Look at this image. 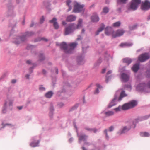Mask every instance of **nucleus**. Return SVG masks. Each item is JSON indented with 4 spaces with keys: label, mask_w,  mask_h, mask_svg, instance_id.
Here are the masks:
<instances>
[{
    "label": "nucleus",
    "mask_w": 150,
    "mask_h": 150,
    "mask_svg": "<svg viewBox=\"0 0 150 150\" xmlns=\"http://www.w3.org/2000/svg\"><path fill=\"white\" fill-rule=\"evenodd\" d=\"M150 117V114L142 117H138L133 121L130 122L129 124L126 126H123L117 132V134L119 135L125 133L129 131L132 128H134L136 126V124L140 121H142Z\"/></svg>",
    "instance_id": "nucleus-1"
},
{
    "label": "nucleus",
    "mask_w": 150,
    "mask_h": 150,
    "mask_svg": "<svg viewBox=\"0 0 150 150\" xmlns=\"http://www.w3.org/2000/svg\"><path fill=\"white\" fill-rule=\"evenodd\" d=\"M127 96V95L125 93V91L123 89L118 90L116 92L114 99L108 105V108H111L116 104L117 101H120L123 97Z\"/></svg>",
    "instance_id": "nucleus-2"
},
{
    "label": "nucleus",
    "mask_w": 150,
    "mask_h": 150,
    "mask_svg": "<svg viewBox=\"0 0 150 150\" xmlns=\"http://www.w3.org/2000/svg\"><path fill=\"white\" fill-rule=\"evenodd\" d=\"M56 44L57 45H60L61 49L63 50L64 52L66 54L72 53L74 49L78 44L77 43L74 42L67 45L64 42H63L61 44L57 42Z\"/></svg>",
    "instance_id": "nucleus-3"
},
{
    "label": "nucleus",
    "mask_w": 150,
    "mask_h": 150,
    "mask_svg": "<svg viewBox=\"0 0 150 150\" xmlns=\"http://www.w3.org/2000/svg\"><path fill=\"white\" fill-rule=\"evenodd\" d=\"M34 33L32 31L27 32L22 36H18L14 38L13 42L16 44H19L26 40L27 38L33 35Z\"/></svg>",
    "instance_id": "nucleus-4"
},
{
    "label": "nucleus",
    "mask_w": 150,
    "mask_h": 150,
    "mask_svg": "<svg viewBox=\"0 0 150 150\" xmlns=\"http://www.w3.org/2000/svg\"><path fill=\"white\" fill-rule=\"evenodd\" d=\"M137 90L140 91H144L147 93L150 92V81L147 84L145 83H141L136 87Z\"/></svg>",
    "instance_id": "nucleus-5"
},
{
    "label": "nucleus",
    "mask_w": 150,
    "mask_h": 150,
    "mask_svg": "<svg viewBox=\"0 0 150 150\" xmlns=\"http://www.w3.org/2000/svg\"><path fill=\"white\" fill-rule=\"evenodd\" d=\"M73 125L76 129L77 135L79 138V142L81 143L82 141L84 142L86 141L88 138V136L85 134H79L78 133V128L76 126V124L74 122H73Z\"/></svg>",
    "instance_id": "nucleus-6"
},
{
    "label": "nucleus",
    "mask_w": 150,
    "mask_h": 150,
    "mask_svg": "<svg viewBox=\"0 0 150 150\" xmlns=\"http://www.w3.org/2000/svg\"><path fill=\"white\" fill-rule=\"evenodd\" d=\"M141 3V0H132L129 6L128 7V9L134 11L136 10Z\"/></svg>",
    "instance_id": "nucleus-7"
},
{
    "label": "nucleus",
    "mask_w": 150,
    "mask_h": 150,
    "mask_svg": "<svg viewBox=\"0 0 150 150\" xmlns=\"http://www.w3.org/2000/svg\"><path fill=\"white\" fill-rule=\"evenodd\" d=\"M75 29V27L74 24H70L69 25L68 27H66L65 28L64 35H69Z\"/></svg>",
    "instance_id": "nucleus-8"
},
{
    "label": "nucleus",
    "mask_w": 150,
    "mask_h": 150,
    "mask_svg": "<svg viewBox=\"0 0 150 150\" xmlns=\"http://www.w3.org/2000/svg\"><path fill=\"white\" fill-rule=\"evenodd\" d=\"M84 6L83 5H81L79 3L76 2L74 4L73 12L76 13L81 12L83 11Z\"/></svg>",
    "instance_id": "nucleus-9"
},
{
    "label": "nucleus",
    "mask_w": 150,
    "mask_h": 150,
    "mask_svg": "<svg viewBox=\"0 0 150 150\" xmlns=\"http://www.w3.org/2000/svg\"><path fill=\"white\" fill-rule=\"evenodd\" d=\"M141 9L144 11H147L150 8V2L147 0H145L144 2H142Z\"/></svg>",
    "instance_id": "nucleus-10"
},
{
    "label": "nucleus",
    "mask_w": 150,
    "mask_h": 150,
    "mask_svg": "<svg viewBox=\"0 0 150 150\" xmlns=\"http://www.w3.org/2000/svg\"><path fill=\"white\" fill-rule=\"evenodd\" d=\"M149 57V55L148 53H144L138 57V60L140 62H143L148 59Z\"/></svg>",
    "instance_id": "nucleus-11"
},
{
    "label": "nucleus",
    "mask_w": 150,
    "mask_h": 150,
    "mask_svg": "<svg viewBox=\"0 0 150 150\" xmlns=\"http://www.w3.org/2000/svg\"><path fill=\"white\" fill-rule=\"evenodd\" d=\"M114 127L113 126H110L109 127V129L108 130L107 129H105L103 131V134L105 135V138L106 139L108 140L109 139V136L108 134V131L111 132L114 131Z\"/></svg>",
    "instance_id": "nucleus-12"
},
{
    "label": "nucleus",
    "mask_w": 150,
    "mask_h": 150,
    "mask_svg": "<svg viewBox=\"0 0 150 150\" xmlns=\"http://www.w3.org/2000/svg\"><path fill=\"white\" fill-rule=\"evenodd\" d=\"M50 23L52 24L53 26L55 29H58L59 28V25L57 22V19L56 18H53L52 19L49 21Z\"/></svg>",
    "instance_id": "nucleus-13"
},
{
    "label": "nucleus",
    "mask_w": 150,
    "mask_h": 150,
    "mask_svg": "<svg viewBox=\"0 0 150 150\" xmlns=\"http://www.w3.org/2000/svg\"><path fill=\"white\" fill-rule=\"evenodd\" d=\"M36 137H34L33 139L32 142L30 144V145L32 147H35L39 146L40 141L38 140H36Z\"/></svg>",
    "instance_id": "nucleus-14"
},
{
    "label": "nucleus",
    "mask_w": 150,
    "mask_h": 150,
    "mask_svg": "<svg viewBox=\"0 0 150 150\" xmlns=\"http://www.w3.org/2000/svg\"><path fill=\"white\" fill-rule=\"evenodd\" d=\"M105 33L107 35H109L114 34L113 30L112 27H107L105 29Z\"/></svg>",
    "instance_id": "nucleus-15"
},
{
    "label": "nucleus",
    "mask_w": 150,
    "mask_h": 150,
    "mask_svg": "<svg viewBox=\"0 0 150 150\" xmlns=\"http://www.w3.org/2000/svg\"><path fill=\"white\" fill-rule=\"evenodd\" d=\"M125 31L124 30L122 29H119L117 30L115 33V34H113V37L115 38L117 37H119L122 35L124 33Z\"/></svg>",
    "instance_id": "nucleus-16"
},
{
    "label": "nucleus",
    "mask_w": 150,
    "mask_h": 150,
    "mask_svg": "<svg viewBox=\"0 0 150 150\" xmlns=\"http://www.w3.org/2000/svg\"><path fill=\"white\" fill-rule=\"evenodd\" d=\"M121 78L122 81L126 82L129 80V76L125 73H122L121 74Z\"/></svg>",
    "instance_id": "nucleus-17"
},
{
    "label": "nucleus",
    "mask_w": 150,
    "mask_h": 150,
    "mask_svg": "<svg viewBox=\"0 0 150 150\" xmlns=\"http://www.w3.org/2000/svg\"><path fill=\"white\" fill-rule=\"evenodd\" d=\"M84 56L83 55H81L80 56L77 57V60L78 64H82L85 62L84 59Z\"/></svg>",
    "instance_id": "nucleus-18"
},
{
    "label": "nucleus",
    "mask_w": 150,
    "mask_h": 150,
    "mask_svg": "<svg viewBox=\"0 0 150 150\" xmlns=\"http://www.w3.org/2000/svg\"><path fill=\"white\" fill-rule=\"evenodd\" d=\"M91 20L93 22H97L99 20V18L96 13H94L91 17Z\"/></svg>",
    "instance_id": "nucleus-19"
},
{
    "label": "nucleus",
    "mask_w": 150,
    "mask_h": 150,
    "mask_svg": "<svg viewBox=\"0 0 150 150\" xmlns=\"http://www.w3.org/2000/svg\"><path fill=\"white\" fill-rule=\"evenodd\" d=\"M8 16H13L14 14L13 11V7L11 5L8 6Z\"/></svg>",
    "instance_id": "nucleus-20"
},
{
    "label": "nucleus",
    "mask_w": 150,
    "mask_h": 150,
    "mask_svg": "<svg viewBox=\"0 0 150 150\" xmlns=\"http://www.w3.org/2000/svg\"><path fill=\"white\" fill-rule=\"evenodd\" d=\"M76 18V17L72 15L68 16L66 18V21L68 22H72L74 21Z\"/></svg>",
    "instance_id": "nucleus-21"
},
{
    "label": "nucleus",
    "mask_w": 150,
    "mask_h": 150,
    "mask_svg": "<svg viewBox=\"0 0 150 150\" xmlns=\"http://www.w3.org/2000/svg\"><path fill=\"white\" fill-rule=\"evenodd\" d=\"M101 113L107 116H109L114 115V112L112 111L109 110L106 112L103 111L101 112Z\"/></svg>",
    "instance_id": "nucleus-22"
},
{
    "label": "nucleus",
    "mask_w": 150,
    "mask_h": 150,
    "mask_svg": "<svg viewBox=\"0 0 150 150\" xmlns=\"http://www.w3.org/2000/svg\"><path fill=\"white\" fill-rule=\"evenodd\" d=\"M14 100V99L13 98L8 97L7 99L5 100V103L7 102V104L8 103L9 105L12 106Z\"/></svg>",
    "instance_id": "nucleus-23"
},
{
    "label": "nucleus",
    "mask_w": 150,
    "mask_h": 150,
    "mask_svg": "<svg viewBox=\"0 0 150 150\" xmlns=\"http://www.w3.org/2000/svg\"><path fill=\"white\" fill-rule=\"evenodd\" d=\"M139 68V64H136L132 67V69L134 72H136L138 70Z\"/></svg>",
    "instance_id": "nucleus-24"
},
{
    "label": "nucleus",
    "mask_w": 150,
    "mask_h": 150,
    "mask_svg": "<svg viewBox=\"0 0 150 150\" xmlns=\"http://www.w3.org/2000/svg\"><path fill=\"white\" fill-rule=\"evenodd\" d=\"M132 59L130 58H125L123 59V62L129 65L132 62Z\"/></svg>",
    "instance_id": "nucleus-25"
},
{
    "label": "nucleus",
    "mask_w": 150,
    "mask_h": 150,
    "mask_svg": "<svg viewBox=\"0 0 150 150\" xmlns=\"http://www.w3.org/2000/svg\"><path fill=\"white\" fill-rule=\"evenodd\" d=\"M130 108H133L136 106L137 104V102L135 100H133L128 103Z\"/></svg>",
    "instance_id": "nucleus-26"
},
{
    "label": "nucleus",
    "mask_w": 150,
    "mask_h": 150,
    "mask_svg": "<svg viewBox=\"0 0 150 150\" xmlns=\"http://www.w3.org/2000/svg\"><path fill=\"white\" fill-rule=\"evenodd\" d=\"M117 11L119 13H121L122 12V9L123 7V5L122 4H120L119 5H117Z\"/></svg>",
    "instance_id": "nucleus-27"
},
{
    "label": "nucleus",
    "mask_w": 150,
    "mask_h": 150,
    "mask_svg": "<svg viewBox=\"0 0 150 150\" xmlns=\"http://www.w3.org/2000/svg\"><path fill=\"white\" fill-rule=\"evenodd\" d=\"M96 86L97 88L94 92V94H98L99 92V90L102 88L100 85L99 84H96Z\"/></svg>",
    "instance_id": "nucleus-28"
},
{
    "label": "nucleus",
    "mask_w": 150,
    "mask_h": 150,
    "mask_svg": "<svg viewBox=\"0 0 150 150\" xmlns=\"http://www.w3.org/2000/svg\"><path fill=\"white\" fill-rule=\"evenodd\" d=\"M82 19H79L78 21V23L76 26H75V29H79L82 27Z\"/></svg>",
    "instance_id": "nucleus-29"
},
{
    "label": "nucleus",
    "mask_w": 150,
    "mask_h": 150,
    "mask_svg": "<svg viewBox=\"0 0 150 150\" xmlns=\"http://www.w3.org/2000/svg\"><path fill=\"white\" fill-rule=\"evenodd\" d=\"M112 73L111 70L108 71L107 73V75L106 76L105 81L106 82H108L109 80L111 79L112 76H108V75Z\"/></svg>",
    "instance_id": "nucleus-30"
},
{
    "label": "nucleus",
    "mask_w": 150,
    "mask_h": 150,
    "mask_svg": "<svg viewBox=\"0 0 150 150\" xmlns=\"http://www.w3.org/2000/svg\"><path fill=\"white\" fill-rule=\"evenodd\" d=\"M84 129L85 130L88 131H89L90 132H93L94 133H96L98 131V130L96 128H91L87 127H85Z\"/></svg>",
    "instance_id": "nucleus-31"
},
{
    "label": "nucleus",
    "mask_w": 150,
    "mask_h": 150,
    "mask_svg": "<svg viewBox=\"0 0 150 150\" xmlns=\"http://www.w3.org/2000/svg\"><path fill=\"white\" fill-rule=\"evenodd\" d=\"M53 94V93L52 91H48L45 94V97L48 98H50Z\"/></svg>",
    "instance_id": "nucleus-32"
},
{
    "label": "nucleus",
    "mask_w": 150,
    "mask_h": 150,
    "mask_svg": "<svg viewBox=\"0 0 150 150\" xmlns=\"http://www.w3.org/2000/svg\"><path fill=\"white\" fill-rule=\"evenodd\" d=\"M54 110L53 105L52 104H51L50 108V112L49 113L50 116L51 117H52L53 115V113L54 112Z\"/></svg>",
    "instance_id": "nucleus-33"
},
{
    "label": "nucleus",
    "mask_w": 150,
    "mask_h": 150,
    "mask_svg": "<svg viewBox=\"0 0 150 150\" xmlns=\"http://www.w3.org/2000/svg\"><path fill=\"white\" fill-rule=\"evenodd\" d=\"M133 44L132 43H122L120 45V46L122 47H130L132 46Z\"/></svg>",
    "instance_id": "nucleus-34"
},
{
    "label": "nucleus",
    "mask_w": 150,
    "mask_h": 150,
    "mask_svg": "<svg viewBox=\"0 0 150 150\" xmlns=\"http://www.w3.org/2000/svg\"><path fill=\"white\" fill-rule=\"evenodd\" d=\"M122 107V109L123 110H126L130 109L128 103L124 104Z\"/></svg>",
    "instance_id": "nucleus-35"
},
{
    "label": "nucleus",
    "mask_w": 150,
    "mask_h": 150,
    "mask_svg": "<svg viewBox=\"0 0 150 150\" xmlns=\"http://www.w3.org/2000/svg\"><path fill=\"white\" fill-rule=\"evenodd\" d=\"M105 27V25L104 24H102V26L100 27L97 30V31L96 33V35H98L99 33L102 31V30L104 29Z\"/></svg>",
    "instance_id": "nucleus-36"
},
{
    "label": "nucleus",
    "mask_w": 150,
    "mask_h": 150,
    "mask_svg": "<svg viewBox=\"0 0 150 150\" xmlns=\"http://www.w3.org/2000/svg\"><path fill=\"white\" fill-rule=\"evenodd\" d=\"M71 0H67L66 2L67 5L69 7V9H68V11H70L72 8V7L71 4Z\"/></svg>",
    "instance_id": "nucleus-37"
},
{
    "label": "nucleus",
    "mask_w": 150,
    "mask_h": 150,
    "mask_svg": "<svg viewBox=\"0 0 150 150\" xmlns=\"http://www.w3.org/2000/svg\"><path fill=\"white\" fill-rule=\"evenodd\" d=\"M124 89H126L129 91H130L132 90V86L130 84H127L124 86Z\"/></svg>",
    "instance_id": "nucleus-38"
},
{
    "label": "nucleus",
    "mask_w": 150,
    "mask_h": 150,
    "mask_svg": "<svg viewBox=\"0 0 150 150\" xmlns=\"http://www.w3.org/2000/svg\"><path fill=\"white\" fill-rule=\"evenodd\" d=\"M1 125L2 127L0 128V130H1L2 129L4 128L6 126H9L10 127H11L13 126V125L11 124L10 123H6L4 124V123H2Z\"/></svg>",
    "instance_id": "nucleus-39"
},
{
    "label": "nucleus",
    "mask_w": 150,
    "mask_h": 150,
    "mask_svg": "<svg viewBox=\"0 0 150 150\" xmlns=\"http://www.w3.org/2000/svg\"><path fill=\"white\" fill-rule=\"evenodd\" d=\"M41 40H42L43 41H44L45 42H47L48 41V40L46 38H41L40 37L36 39H35V42H36L38 41H40Z\"/></svg>",
    "instance_id": "nucleus-40"
},
{
    "label": "nucleus",
    "mask_w": 150,
    "mask_h": 150,
    "mask_svg": "<svg viewBox=\"0 0 150 150\" xmlns=\"http://www.w3.org/2000/svg\"><path fill=\"white\" fill-rule=\"evenodd\" d=\"M140 135L143 137H148L150 136L149 134L146 132H141L140 133Z\"/></svg>",
    "instance_id": "nucleus-41"
},
{
    "label": "nucleus",
    "mask_w": 150,
    "mask_h": 150,
    "mask_svg": "<svg viewBox=\"0 0 150 150\" xmlns=\"http://www.w3.org/2000/svg\"><path fill=\"white\" fill-rule=\"evenodd\" d=\"M128 0H117V5H120V4H125L126 3Z\"/></svg>",
    "instance_id": "nucleus-42"
},
{
    "label": "nucleus",
    "mask_w": 150,
    "mask_h": 150,
    "mask_svg": "<svg viewBox=\"0 0 150 150\" xmlns=\"http://www.w3.org/2000/svg\"><path fill=\"white\" fill-rule=\"evenodd\" d=\"M7 109V102L5 103L4 105L3 109L2 110V112L3 113H6V112Z\"/></svg>",
    "instance_id": "nucleus-43"
},
{
    "label": "nucleus",
    "mask_w": 150,
    "mask_h": 150,
    "mask_svg": "<svg viewBox=\"0 0 150 150\" xmlns=\"http://www.w3.org/2000/svg\"><path fill=\"white\" fill-rule=\"evenodd\" d=\"M39 90L40 92H42L45 91L46 88L42 85H40L39 86Z\"/></svg>",
    "instance_id": "nucleus-44"
},
{
    "label": "nucleus",
    "mask_w": 150,
    "mask_h": 150,
    "mask_svg": "<svg viewBox=\"0 0 150 150\" xmlns=\"http://www.w3.org/2000/svg\"><path fill=\"white\" fill-rule=\"evenodd\" d=\"M138 25L137 24H135L132 26H130L129 27V29L131 30H132L137 28L138 27Z\"/></svg>",
    "instance_id": "nucleus-45"
},
{
    "label": "nucleus",
    "mask_w": 150,
    "mask_h": 150,
    "mask_svg": "<svg viewBox=\"0 0 150 150\" xmlns=\"http://www.w3.org/2000/svg\"><path fill=\"white\" fill-rule=\"evenodd\" d=\"M121 25V23L120 21H118L113 23V26L114 27H119Z\"/></svg>",
    "instance_id": "nucleus-46"
},
{
    "label": "nucleus",
    "mask_w": 150,
    "mask_h": 150,
    "mask_svg": "<svg viewBox=\"0 0 150 150\" xmlns=\"http://www.w3.org/2000/svg\"><path fill=\"white\" fill-rule=\"evenodd\" d=\"M114 110H115L116 112H117L120 111L121 110H122V106H119L118 107L114 108Z\"/></svg>",
    "instance_id": "nucleus-47"
},
{
    "label": "nucleus",
    "mask_w": 150,
    "mask_h": 150,
    "mask_svg": "<svg viewBox=\"0 0 150 150\" xmlns=\"http://www.w3.org/2000/svg\"><path fill=\"white\" fill-rule=\"evenodd\" d=\"M39 60L40 61H42L44 60L45 59V57L43 54H40L39 56Z\"/></svg>",
    "instance_id": "nucleus-48"
},
{
    "label": "nucleus",
    "mask_w": 150,
    "mask_h": 150,
    "mask_svg": "<svg viewBox=\"0 0 150 150\" xmlns=\"http://www.w3.org/2000/svg\"><path fill=\"white\" fill-rule=\"evenodd\" d=\"M110 58V57L108 53H106L105 55V59L106 60H108Z\"/></svg>",
    "instance_id": "nucleus-49"
},
{
    "label": "nucleus",
    "mask_w": 150,
    "mask_h": 150,
    "mask_svg": "<svg viewBox=\"0 0 150 150\" xmlns=\"http://www.w3.org/2000/svg\"><path fill=\"white\" fill-rule=\"evenodd\" d=\"M109 11V8L108 7H105L103 9V12L105 13H107Z\"/></svg>",
    "instance_id": "nucleus-50"
},
{
    "label": "nucleus",
    "mask_w": 150,
    "mask_h": 150,
    "mask_svg": "<svg viewBox=\"0 0 150 150\" xmlns=\"http://www.w3.org/2000/svg\"><path fill=\"white\" fill-rule=\"evenodd\" d=\"M102 62V60L101 59H99L97 61V62L95 64V66L96 67L98 66Z\"/></svg>",
    "instance_id": "nucleus-51"
},
{
    "label": "nucleus",
    "mask_w": 150,
    "mask_h": 150,
    "mask_svg": "<svg viewBox=\"0 0 150 150\" xmlns=\"http://www.w3.org/2000/svg\"><path fill=\"white\" fill-rule=\"evenodd\" d=\"M92 146L93 148L90 150H100L99 148L96 145H93Z\"/></svg>",
    "instance_id": "nucleus-52"
},
{
    "label": "nucleus",
    "mask_w": 150,
    "mask_h": 150,
    "mask_svg": "<svg viewBox=\"0 0 150 150\" xmlns=\"http://www.w3.org/2000/svg\"><path fill=\"white\" fill-rule=\"evenodd\" d=\"M78 106V104H76L73 106L71 109L70 110H73L76 109Z\"/></svg>",
    "instance_id": "nucleus-53"
},
{
    "label": "nucleus",
    "mask_w": 150,
    "mask_h": 150,
    "mask_svg": "<svg viewBox=\"0 0 150 150\" xmlns=\"http://www.w3.org/2000/svg\"><path fill=\"white\" fill-rule=\"evenodd\" d=\"M146 74V76L147 77H150V68L147 71Z\"/></svg>",
    "instance_id": "nucleus-54"
},
{
    "label": "nucleus",
    "mask_w": 150,
    "mask_h": 150,
    "mask_svg": "<svg viewBox=\"0 0 150 150\" xmlns=\"http://www.w3.org/2000/svg\"><path fill=\"white\" fill-rule=\"evenodd\" d=\"M35 47L32 45H28L27 47V49L28 50L32 49Z\"/></svg>",
    "instance_id": "nucleus-55"
},
{
    "label": "nucleus",
    "mask_w": 150,
    "mask_h": 150,
    "mask_svg": "<svg viewBox=\"0 0 150 150\" xmlns=\"http://www.w3.org/2000/svg\"><path fill=\"white\" fill-rule=\"evenodd\" d=\"M30 75L29 74H27L25 75V78L26 79H30Z\"/></svg>",
    "instance_id": "nucleus-56"
},
{
    "label": "nucleus",
    "mask_w": 150,
    "mask_h": 150,
    "mask_svg": "<svg viewBox=\"0 0 150 150\" xmlns=\"http://www.w3.org/2000/svg\"><path fill=\"white\" fill-rule=\"evenodd\" d=\"M84 144L85 145L89 146L91 145V144L89 142H87L86 141H85L84 142Z\"/></svg>",
    "instance_id": "nucleus-57"
},
{
    "label": "nucleus",
    "mask_w": 150,
    "mask_h": 150,
    "mask_svg": "<svg viewBox=\"0 0 150 150\" xmlns=\"http://www.w3.org/2000/svg\"><path fill=\"white\" fill-rule=\"evenodd\" d=\"M44 21V18L43 16L40 19V23H42Z\"/></svg>",
    "instance_id": "nucleus-58"
},
{
    "label": "nucleus",
    "mask_w": 150,
    "mask_h": 150,
    "mask_svg": "<svg viewBox=\"0 0 150 150\" xmlns=\"http://www.w3.org/2000/svg\"><path fill=\"white\" fill-rule=\"evenodd\" d=\"M7 72H5L4 73L3 75L1 76L3 78H4L7 75Z\"/></svg>",
    "instance_id": "nucleus-59"
},
{
    "label": "nucleus",
    "mask_w": 150,
    "mask_h": 150,
    "mask_svg": "<svg viewBox=\"0 0 150 150\" xmlns=\"http://www.w3.org/2000/svg\"><path fill=\"white\" fill-rule=\"evenodd\" d=\"M33 67H30L29 69V73L30 74L31 73L33 72Z\"/></svg>",
    "instance_id": "nucleus-60"
},
{
    "label": "nucleus",
    "mask_w": 150,
    "mask_h": 150,
    "mask_svg": "<svg viewBox=\"0 0 150 150\" xmlns=\"http://www.w3.org/2000/svg\"><path fill=\"white\" fill-rule=\"evenodd\" d=\"M123 69H120L119 70V71L120 72H122L123 71H125V67H123Z\"/></svg>",
    "instance_id": "nucleus-61"
},
{
    "label": "nucleus",
    "mask_w": 150,
    "mask_h": 150,
    "mask_svg": "<svg viewBox=\"0 0 150 150\" xmlns=\"http://www.w3.org/2000/svg\"><path fill=\"white\" fill-rule=\"evenodd\" d=\"M26 63L28 64H32V62L31 60H28L26 61Z\"/></svg>",
    "instance_id": "nucleus-62"
},
{
    "label": "nucleus",
    "mask_w": 150,
    "mask_h": 150,
    "mask_svg": "<svg viewBox=\"0 0 150 150\" xmlns=\"http://www.w3.org/2000/svg\"><path fill=\"white\" fill-rule=\"evenodd\" d=\"M58 106L60 107H63L64 105V104L63 103H60L58 104Z\"/></svg>",
    "instance_id": "nucleus-63"
},
{
    "label": "nucleus",
    "mask_w": 150,
    "mask_h": 150,
    "mask_svg": "<svg viewBox=\"0 0 150 150\" xmlns=\"http://www.w3.org/2000/svg\"><path fill=\"white\" fill-rule=\"evenodd\" d=\"M16 82V80L15 79H12L11 80V83L13 84L15 83Z\"/></svg>",
    "instance_id": "nucleus-64"
}]
</instances>
